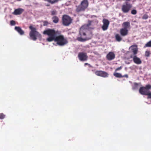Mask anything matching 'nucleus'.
<instances>
[{
  "label": "nucleus",
  "mask_w": 151,
  "mask_h": 151,
  "mask_svg": "<svg viewBox=\"0 0 151 151\" xmlns=\"http://www.w3.org/2000/svg\"><path fill=\"white\" fill-rule=\"evenodd\" d=\"M128 29H125L122 28L120 29L119 33L121 36L124 37L128 34Z\"/></svg>",
  "instance_id": "14"
},
{
  "label": "nucleus",
  "mask_w": 151,
  "mask_h": 151,
  "mask_svg": "<svg viewBox=\"0 0 151 151\" xmlns=\"http://www.w3.org/2000/svg\"><path fill=\"white\" fill-rule=\"evenodd\" d=\"M88 0H83L79 5L76 6V12L79 13L80 12L85 11L88 7Z\"/></svg>",
  "instance_id": "3"
},
{
  "label": "nucleus",
  "mask_w": 151,
  "mask_h": 151,
  "mask_svg": "<svg viewBox=\"0 0 151 151\" xmlns=\"http://www.w3.org/2000/svg\"><path fill=\"white\" fill-rule=\"evenodd\" d=\"M10 24L11 26L14 25L15 24V22L14 21L12 20L10 22Z\"/></svg>",
  "instance_id": "28"
},
{
  "label": "nucleus",
  "mask_w": 151,
  "mask_h": 151,
  "mask_svg": "<svg viewBox=\"0 0 151 151\" xmlns=\"http://www.w3.org/2000/svg\"><path fill=\"white\" fill-rule=\"evenodd\" d=\"M122 26L123 28L129 30L130 28V23L128 22H124L122 24Z\"/></svg>",
  "instance_id": "16"
},
{
  "label": "nucleus",
  "mask_w": 151,
  "mask_h": 151,
  "mask_svg": "<svg viewBox=\"0 0 151 151\" xmlns=\"http://www.w3.org/2000/svg\"><path fill=\"white\" fill-rule=\"evenodd\" d=\"M114 76L117 78H122V74L119 73H114L113 74Z\"/></svg>",
  "instance_id": "20"
},
{
  "label": "nucleus",
  "mask_w": 151,
  "mask_h": 151,
  "mask_svg": "<svg viewBox=\"0 0 151 151\" xmlns=\"http://www.w3.org/2000/svg\"><path fill=\"white\" fill-rule=\"evenodd\" d=\"M43 33L49 36L47 39V41L50 42L54 40L59 46H64L68 42L67 39L63 35H60V31H55L53 29H48L45 30Z\"/></svg>",
  "instance_id": "1"
},
{
  "label": "nucleus",
  "mask_w": 151,
  "mask_h": 151,
  "mask_svg": "<svg viewBox=\"0 0 151 151\" xmlns=\"http://www.w3.org/2000/svg\"><path fill=\"white\" fill-rule=\"evenodd\" d=\"M122 77H126V78H128V75L127 74H125L124 75L122 76Z\"/></svg>",
  "instance_id": "33"
},
{
  "label": "nucleus",
  "mask_w": 151,
  "mask_h": 151,
  "mask_svg": "<svg viewBox=\"0 0 151 151\" xmlns=\"http://www.w3.org/2000/svg\"><path fill=\"white\" fill-rule=\"evenodd\" d=\"M72 21L71 17L67 15H65L63 17L62 22L64 26H69L72 23Z\"/></svg>",
  "instance_id": "5"
},
{
  "label": "nucleus",
  "mask_w": 151,
  "mask_h": 151,
  "mask_svg": "<svg viewBox=\"0 0 151 151\" xmlns=\"http://www.w3.org/2000/svg\"><path fill=\"white\" fill-rule=\"evenodd\" d=\"M132 7V4L126 2L125 4H123L122 5V10L124 13H128L129 12Z\"/></svg>",
  "instance_id": "7"
},
{
  "label": "nucleus",
  "mask_w": 151,
  "mask_h": 151,
  "mask_svg": "<svg viewBox=\"0 0 151 151\" xmlns=\"http://www.w3.org/2000/svg\"><path fill=\"white\" fill-rule=\"evenodd\" d=\"M122 67L120 66V67H118V68H116L115 70V71H116L118 70H121L122 69Z\"/></svg>",
  "instance_id": "31"
},
{
  "label": "nucleus",
  "mask_w": 151,
  "mask_h": 151,
  "mask_svg": "<svg viewBox=\"0 0 151 151\" xmlns=\"http://www.w3.org/2000/svg\"><path fill=\"white\" fill-rule=\"evenodd\" d=\"M150 53L149 51H145V55L146 57H149L150 56Z\"/></svg>",
  "instance_id": "25"
},
{
  "label": "nucleus",
  "mask_w": 151,
  "mask_h": 151,
  "mask_svg": "<svg viewBox=\"0 0 151 151\" xmlns=\"http://www.w3.org/2000/svg\"><path fill=\"white\" fill-rule=\"evenodd\" d=\"M85 26H83L80 28L79 34L82 36H85L84 38L81 37L77 38V40L80 42H83L91 39L92 37L91 32L88 29L85 28Z\"/></svg>",
  "instance_id": "2"
},
{
  "label": "nucleus",
  "mask_w": 151,
  "mask_h": 151,
  "mask_svg": "<svg viewBox=\"0 0 151 151\" xmlns=\"http://www.w3.org/2000/svg\"><path fill=\"white\" fill-rule=\"evenodd\" d=\"M15 29L17 31L20 35H23L24 34V31L19 27H15Z\"/></svg>",
  "instance_id": "17"
},
{
  "label": "nucleus",
  "mask_w": 151,
  "mask_h": 151,
  "mask_svg": "<svg viewBox=\"0 0 151 151\" xmlns=\"http://www.w3.org/2000/svg\"><path fill=\"white\" fill-rule=\"evenodd\" d=\"M151 47V40L145 45L144 47Z\"/></svg>",
  "instance_id": "21"
},
{
  "label": "nucleus",
  "mask_w": 151,
  "mask_h": 151,
  "mask_svg": "<svg viewBox=\"0 0 151 151\" xmlns=\"http://www.w3.org/2000/svg\"><path fill=\"white\" fill-rule=\"evenodd\" d=\"M115 38L116 40L119 42L121 41L122 40V38L121 36L118 34H116L115 35Z\"/></svg>",
  "instance_id": "18"
},
{
  "label": "nucleus",
  "mask_w": 151,
  "mask_h": 151,
  "mask_svg": "<svg viewBox=\"0 0 151 151\" xmlns=\"http://www.w3.org/2000/svg\"><path fill=\"white\" fill-rule=\"evenodd\" d=\"M137 11L135 9H133L131 12V14L134 15L136 14H137Z\"/></svg>",
  "instance_id": "27"
},
{
  "label": "nucleus",
  "mask_w": 151,
  "mask_h": 151,
  "mask_svg": "<svg viewBox=\"0 0 151 151\" xmlns=\"http://www.w3.org/2000/svg\"><path fill=\"white\" fill-rule=\"evenodd\" d=\"M51 15H54L57 14V12L55 10H53L51 11Z\"/></svg>",
  "instance_id": "22"
},
{
  "label": "nucleus",
  "mask_w": 151,
  "mask_h": 151,
  "mask_svg": "<svg viewBox=\"0 0 151 151\" xmlns=\"http://www.w3.org/2000/svg\"><path fill=\"white\" fill-rule=\"evenodd\" d=\"M88 65L89 67H92V66L90 65L88 63H86L84 64V65L85 66H86V65Z\"/></svg>",
  "instance_id": "32"
},
{
  "label": "nucleus",
  "mask_w": 151,
  "mask_h": 151,
  "mask_svg": "<svg viewBox=\"0 0 151 151\" xmlns=\"http://www.w3.org/2000/svg\"><path fill=\"white\" fill-rule=\"evenodd\" d=\"M23 9L21 8H18L15 9L13 12L12 14L15 15H20L24 12Z\"/></svg>",
  "instance_id": "15"
},
{
  "label": "nucleus",
  "mask_w": 151,
  "mask_h": 151,
  "mask_svg": "<svg viewBox=\"0 0 151 151\" xmlns=\"http://www.w3.org/2000/svg\"><path fill=\"white\" fill-rule=\"evenodd\" d=\"M115 57V55L114 53L112 52H109L106 57V59L109 61H111L114 59Z\"/></svg>",
  "instance_id": "12"
},
{
  "label": "nucleus",
  "mask_w": 151,
  "mask_h": 151,
  "mask_svg": "<svg viewBox=\"0 0 151 151\" xmlns=\"http://www.w3.org/2000/svg\"><path fill=\"white\" fill-rule=\"evenodd\" d=\"M151 89V85H147L145 87H141L139 90V93L142 95H146L150 91L149 90Z\"/></svg>",
  "instance_id": "6"
},
{
  "label": "nucleus",
  "mask_w": 151,
  "mask_h": 151,
  "mask_svg": "<svg viewBox=\"0 0 151 151\" xmlns=\"http://www.w3.org/2000/svg\"><path fill=\"white\" fill-rule=\"evenodd\" d=\"M103 25L102 27V28L104 31L107 29L109 24V21L106 19H104L103 20Z\"/></svg>",
  "instance_id": "11"
},
{
  "label": "nucleus",
  "mask_w": 151,
  "mask_h": 151,
  "mask_svg": "<svg viewBox=\"0 0 151 151\" xmlns=\"http://www.w3.org/2000/svg\"><path fill=\"white\" fill-rule=\"evenodd\" d=\"M92 21H91L89 20L88 21V23L87 25V26L88 27L91 25Z\"/></svg>",
  "instance_id": "29"
},
{
  "label": "nucleus",
  "mask_w": 151,
  "mask_h": 151,
  "mask_svg": "<svg viewBox=\"0 0 151 151\" xmlns=\"http://www.w3.org/2000/svg\"><path fill=\"white\" fill-rule=\"evenodd\" d=\"M5 115L2 113L0 114V119H2L5 118Z\"/></svg>",
  "instance_id": "23"
},
{
  "label": "nucleus",
  "mask_w": 151,
  "mask_h": 151,
  "mask_svg": "<svg viewBox=\"0 0 151 151\" xmlns=\"http://www.w3.org/2000/svg\"><path fill=\"white\" fill-rule=\"evenodd\" d=\"M95 74L98 76L104 78L107 77L109 76V74L107 72L102 70H97L95 71Z\"/></svg>",
  "instance_id": "9"
},
{
  "label": "nucleus",
  "mask_w": 151,
  "mask_h": 151,
  "mask_svg": "<svg viewBox=\"0 0 151 151\" xmlns=\"http://www.w3.org/2000/svg\"><path fill=\"white\" fill-rule=\"evenodd\" d=\"M146 95L148 96L147 99H151V92L150 91Z\"/></svg>",
  "instance_id": "26"
},
{
  "label": "nucleus",
  "mask_w": 151,
  "mask_h": 151,
  "mask_svg": "<svg viewBox=\"0 0 151 151\" xmlns=\"http://www.w3.org/2000/svg\"><path fill=\"white\" fill-rule=\"evenodd\" d=\"M48 24V22L47 21H45L43 22V25L47 26Z\"/></svg>",
  "instance_id": "30"
},
{
  "label": "nucleus",
  "mask_w": 151,
  "mask_h": 151,
  "mask_svg": "<svg viewBox=\"0 0 151 151\" xmlns=\"http://www.w3.org/2000/svg\"><path fill=\"white\" fill-rule=\"evenodd\" d=\"M78 57L79 60L81 61H86L88 59L87 53L84 52H80L78 53Z\"/></svg>",
  "instance_id": "8"
},
{
  "label": "nucleus",
  "mask_w": 151,
  "mask_h": 151,
  "mask_svg": "<svg viewBox=\"0 0 151 151\" xmlns=\"http://www.w3.org/2000/svg\"><path fill=\"white\" fill-rule=\"evenodd\" d=\"M53 20V22L55 23H57L59 21L58 18L56 16L53 17L52 18Z\"/></svg>",
  "instance_id": "19"
},
{
  "label": "nucleus",
  "mask_w": 151,
  "mask_h": 151,
  "mask_svg": "<svg viewBox=\"0 0 151 151\" xmlns=\"http://www.w3.org/2000/svg\"><path fill=\"white\" fill-rule=\"evenodd\" d=\"M148 18V16L147 14H145L142 17V19H146Z\"/></svg>",
  "instance_id": "24"
},
{
  "label": "nucleus",
  "mask_w": 151,
  "mask_h": 151,
  "mask_svg": "<svg viewBox=\"0 0 151 151\" xmlns=\"http://www.w3.org/2000/svg\"><path fill=\"white\" fill-rule=\"evenodd\" d=\"M130 58H132L134 62L137 64H140L142 63V61L140 59L138 58L136 55H131L130 56Z\"/></svg>",
  "instance_id": "10"
},
{
  "label": "nucleus",
  "mask_w": 151,
  "mask_h": 151,
  "mask_svg": "<svg viewBox=\"0 0 151 151\" xmlns=\"http://www.w3.org/2000/svg\"><path fill=\"white\" fill-rule=\"evenodd\" d=\"M131 49V51L133 53V55H135L138 52V48L136 45H134L131 46L129 48Z\"/></svg>",
  "instance_id": "13"
},
{
  "label": "nucleus",
  "mask_w": 151,
  "mask_h": 151,
  "mask_svg": "<svg viewBox=\"0 0 151 151\" xmlns=\"http://www.w3.org/2000/svg\"><path fill=\"white\" fill-rule=\"evenodd\" d=\"M29 28L31 30L29 33L31 39L34 41L36 40H37L36 37L38 36H41V35L36 31V28L33 27L32 26H30Z\"/></svg>",
  "instance_id": "4"
},
{
  "label": "nucleus",
  "mask_w": 151,
  "mask_h": 151,
  "mask_svg": "<svg viewBox=\"0 0 151 151\" xmlns=\"http://www.w3.org/2000/svg\"><path fill=\"white\" fill-rule=\"evenodd\" d=\"M134 85L136 87V86H138V84L137 83H134Z\"/></svg>",
  "instance_id": "34"
}]
</instances>
